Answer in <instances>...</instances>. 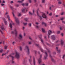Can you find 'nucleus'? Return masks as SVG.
Here are the masks:
<instances>
[{
  "mask_svg": "<svg viewBox=\"0 0 65 65\" xmlns=\"http://www.w3.org/2000/svg\"><path fill=\"white\" fill-rule=\"evenodd\" d=\"M41 57H42V55H41L40 56V58L38 59V62L39 64H40L41 63L42 61L41 59Z\"/></svg>",
  "mask_w": 65,
  "mask_h": 65,
  "instance_id": "obj_1",
  "label": "nucleus"
},
{
  "mask_svg": "<svg viewBox=\"0 0 65 65\" xmlns=\"http://www.w3.org/2000/svg\"><path fill=\"white\" fill-rule=\"evenodd\" d=\"M0 28H1V29L3 31L5 30V29L4 28V24H2V25L0 26Z\"/></svg>",
  "mask_w": 65,
  "mask_h": 65,
  "instance_id": "obj_2",
  "label": "nucleus"
},
{
  "mask_svg": "<svg viewBox=\"0 0 65 65\" xmlns=\"http://www.w3.org/2000/svg\"><path fill=\"white\" fill-rule=\"evenodd\" d=\"M11 33L12 34H15V36H17V30L16 29H15L14 32L13 31H12Z\"/></svg>",
  "mask_w": 65,
  "mask_h": 65,
  "instance_id": "obj_3",
  "label": "nucleus"
},
{
  "mask_svg": "<svg viewBox=\"0 0 65 65\" xmlns=\"http://www.w3.org/2000/svg\"><path fill=\"white\" fill-rule=\"evenodd\" d=\"M20 54L18 52L17 53V59H19L20 58Z\"/></svg>",
  "mask_w": 65,
  "mask_h": 65,
  "instance_id": "obj_4",
  "label": "nucleus"
},
{
  "mask_svg": "<svg viewBox=\"0 0 65 65\" xmlns=\"http://www.w3.org/2000/svg\"><path fill=\"white\" fill-rule=\"evenodd\" d=\"M42 17L43 18H45V19H47V16H46L45 13H43L42 14Z\"/></svg>",
  "mask_w": 65,
  "mask_h": 65,
  "instance_id": "obj_5",
  "label": "nucleus"
},
{
  "mask_svg": "<svg viewBox=\"0 0 65 65\" xmlns=\"http://www.w3.org/2000/svg\"><path fill=\"white\" fill-rule=\"evenodd\" d=\"M22 38L23 36H22V35L21 34H19V39H20V40H22Z\"/></svg>",
  "mask_w": 65,
  "mask_h": 65,
  "instance_id": "obj_6",
  "label": "nucleus"
},
{
  "mask_svg": "<svg viewBox=\"0 0 65 65\" xmlns=\"http://www.w3.org/2000/svg\"><path fill=\"white\" fill-rule=\"evenodd\" d=\"M24 50H27L28 52L29 51V48H28V46H25L24 49Z\"/></svg>",
  "mask_w": 65,
  "mask_h": 65,
  "instance_id": "obj_7",
  "label": "nucleus"
},
{
  "mask_svg": "<svg viewBox=\"0 0 65 65\" xmlns=\"http://www.w3.org/2000/svg\"><path fill=\"white\" fill-rule=\"evenodd\" d=\"M12 14L13 16V17L15 19V21L16 22H17V18H16V17H15V15L13 13V12L12 13Z\"/></svg>",
  "mask_w": 65,
  "mask_h": 65,
  "instance_id": "obj_8",
  "label": "nucleus"
},
{
  "mask_svg": "<svg viewBox=\"0 0 65 65\" xmlns=\"http://www.w3.org/2000/svg\"><path fill=\"white\" fill-rule=\"evenodd\" d=\"M45 56L44 58V59H46V58H47V53L46 52H45Z\"/></svg>",
  "mask_w": 65,
  "mask_h": 65,
  "instance_id": "obj_9",
  "label": "nucleus"
},
{
  "mask_svg": "<svg viewBox=\"0 0 65 65\" xmlns=\"http://www.w3.org/2000/svg\"><path fill=\"white\" fill-rule=\"evenodd\" d=\"M17 24L18 25L20 24V22H19V20L18 19H17Z\"/></svg>",
  "mask_w": 65,
  "mask_h": 65,
  "instance_id": "obj_10",
  "label": "nucleus"
},
{
  "mask_svg": "<svg viewBox=\"0 0 65 65\" xmlns=\"http://www.w3.org/2000/svg\"><path fill=\"white\" fill-rule=\"evenodd\" d=\"M7 18L8 21H11V20H10V16H9V15H7Z\"/></svg>",
  "mask_w": 65,
  "mask_h": 65,
  "instance_id": "obj_11",
  "label": "nucleus"
},
{
  "mask_svg": "<svg viewBox=\"0 0 65 65\" xmlns=\"http://www.w3.org/2000/svg\"><path fill=\"white\" fill-rule=\"evenodd\" d=\"M52 38L53 39V40H55V36L53 35L51 36Z\"/></svg>",
  "mask_w": 65,
  "mask_h": 65,
  "instance_id": "obj_12",
  "label": "nucleus"
},
{
  "mask_svg": "<svg viewBox=\"0 0 65 65\" xmlns=\"http://www.w3.org/2000/svg\"><path fill=\"white\" fill-rule=\"evenodd\" d=\"M48 33L49 34V35H50L51 34H52V31L51 30H50L48 31Z\"/></svg>",
  "mask_w": 65,
  "mask_h": 65,
  "instance_id": "obj_13",
  "label": "nucleus"
},
{
  "mask_svg": "<svg viewBox=\"0 0 65 65\" xmlns=\"http://www.w3.org/2000/svg\"><path fill=\"white\" fill-rule=\"evenodd\" d=\"M10 25V27L11 28V30L12 29H12V24L11 23H10L9 24Z\"/></svg>",
  "mask_w": 65,
  "mask_h": 65,
  "instance_id": "obj_14",
  "label": "nucleus"
},
{
  "mask_svg": "<svg viewBox=\"0 0 65 65\" xmlns=\"http://www.w3.org/2000/svg\"><path fill=\"white\" fill-rule=\"evenodd\" d=\"M61 43V45H63V44H64V41L62 40H61V41H60Z\"/></svg>",
  "mask_w": 65,
  "mask_h": 65,
  "instance_id": "obj_15",
  "label": "nucleus"
},
{
  "mask_svg": "<svg viewBox=\"0 0 65 65\" xmlns=\"http://www.w3.org/2000/svg\"><path fill=\"white\" fill-rule=\"evenodd\" d=\"M9 56L10 57H11V58H12V61H13V57L10 54L9 55Z\"/></svg>",
  "mask_w": 65,
  "mask_h": 65,
  "instance_id": "obj_16",
  "label": "nucleus"
},
{
  "mask_svg": "<svg viewBox=\"0 0 65 65\" xmlns=\"http://www.w3.org/2000/svg\"><path fill=\"white\" fill-rule=\"evenodd\" d=\"M25 9H26L25 8L24 9H22V12H25Z\"/></svg>",
  "mask_w": 65,
  "mask_h": 65,
  "instance_id": "obj_17",
  "label": "nucleus"
},
{
  "mask_svg": "<svg viewBox=\"0 0 65 65\" xmlns=\"http://www.w3.org/2000/svg\"><path fill=\"white\" fill-rule=\"evenodd\" d=\"M56 48L57 50V51H58V53H60V52H61V50H58V47H56Z\"/></svg>",
  "mask_w": 65,
  "mask_h": 65,
  "instance_id": "obj_18",
  "label": "nucleus"
},
{
  "mask_svg": "<svg viewBox=\"0 0 65 65\" xmlns=\"http://www.w3.org/2000/svg\"><path fill=\"white\" fill-rule=\"evenodd\" d=\"M42 30L43 32V33H45V29H44L42 28Z\"/></svg>",
  "mask_w": 65,
  "mask_h": 65,
  "instance_id": "obj_19",
  "label": "nucleus"
},
{
  "mask_svg": "<svg viewBox=\"0 0 65 65\" xmlns=\"http://www.w3.org/2000/svg\"><path fill=\"white\" fill-rule=\"evenodd\" d=\"M4 23L5 24L6 26L7 25V22L6 21H4Z\"/></svg>",
  "mask_w": 65,
  "mask_h": 65,
  "instance_id": "obj_20",
  "label": "nucleus"
},
{
  "mask_svg": "<svg viewBox=\"0 0 65 65\" xmlns=\"http://www.w3.org/2000/svg\"><path fill=\"white\" fill-rule=\"evenodd\" d=\"M30 59H29V61L30 62V63H31V62L32 61V60H31V58H32V56H30Z\"/></svg>",
  "mask_w": 65,
  "mask_h": 65,
  "instance_id": "obj_21",
  "label": "nucleus"
},
{
  "mask_svg": "<svg viewBox=\"0 0 65 65\" xmlns=\"http://www.w3.org/2000/svg\"><path fill=\"white\" fill-rule=\"evenodd\" d=\"M33 59H34L33 62H34V65H35V64L36 63V62H35V59L34 58H33Z\"/></svg>",
  "mask_w": 65,
  "mask_h": 65,
  "instance_id": "obj_22",
  "label": "nucleus"
},
{
  "mask_svg": "<svg viewBox=\"0 0 65 65\" xmlns=\"http://www.w3.org/2000/svg\"><path fill=\"white\" fill-rule=\"evenodd\" d=\"M24 0H22V1H18V2H19V3H22V2H23Z\"/></svg>",
  "mask_w": 65,
  "mask_h": 65,
  "instance_id": "obj_23",
  "label": "nucleus"
},
{
  "mask_svg": "<svg viewBox=\"0 0 65 65\" xmlns=\"http://www.w3.org/2000/svg\"><path fill=\"white\" fill-rule=\"evenodd\" d=\"M60 33V31H57V34H59Z\"/></svg>",
  "mask_w": 65,
  "mask_h": 65,
  "instance_id": "obj_24",
  "label": "nucleus"
},
{
  "mask_svg": "<svg viewBox=\"0 0 65 65\" xmlns=\"http://www.w3.org/2000/svg\"><path fill=\"white\" fill-rule=\"evenodd\" d=\"M42 24L43 25H45V26H46V23L44 22H42Z\"/></svg>",
  "mask_w": 65,
  "mask_h": 65,
  "instance_id": "obj_25",
  "label": "nucleus"
},
{
  "mask_svg": "<svg viewBox=\"0 0 65 65\" xmlns=\"http://www.w3.org/2000/svg\"><path fill=\"white\" fill-rule=\"evenodd\" d=\"M21 15H22L21 13H19L18 14V17H20V16H21Z\"/></svg>",
  "mask_w": 65,
  "mask_h": 65,
  "instance_id": "obj_26",
  "label": "nucleus"
},
{
  "mask_svg": "<svg viewBox=\"0 0 65 65\" xmlns=\"http://www.w3.org/2000/svg\"><path fill=\"white\" fill-rule=\"evenodd\" d=\"M20 51H22V47L21 46L20 47Z\"/></svg>",
  "mask_w": 65,
  "mask_h": 65,
  "instance_id": "obj_27",
  "label": "nucleus"
},
{
  "mask_svg": "<svg viewBox=\"0 0 65 65\" xmlns=\"http://www.w3.org/2000/svg\"><path fill=\"white\" fill-rule=\"evenodd\" d=\"M10 8H11V9L12 10H13V7H12L11 6H10Z\"/></svg>",
  "mask_w": 65,
  "mask_h": 65,
  "instance_id": "obj_28",
  "label": "nucleus"
},
{
  "mask_svg": "<svg viewBox=\"0 0 65 65\" xmlns=\"http://www.w3.org/2000/svg\"><path fill=\"white\" fill-rule=\"evenodd\" d=\"M39 11V9H38L37 10V14L38 15H39V14L38 13V11Z\"/></svg>",
  "mask_w": 65,
  "mask_h": 65,
  "instance_id": "obj_29",
  "label": "nucleus"
},
{
  "mask_svg": "<svg viewBox=\"0 0 65 65\" xmlns=\"http://www.w3.org/2000/svg\"><path fill=\"white\" fill-rule=\"evenodd\" d=\"M65 18V17H62L60 19L61 20H64Z\"/></svg>",
  "mask_w": 65,
  "mask_h": 65,
  "instance_id": "obj_30",
  "label": "nucleus"
},
{
  "mask_svg": "<svg viewBox=\"0 0 65 65\" xmlns=\"http://www.w3.org/2000/svg\"><path fill=\"white\" fill-rule=\"evenodd\" d=\"M40 40L41 42H43V40L41 38H40Z\"/></svg>",
  "mask_w": 65,
  "mask_h": 65,
  "instance_id": "obj_31",
  "label": "nucleus"
},
{
  "mask_svg": "<svg viewBox=\"0 0 65 65\" xmlns=\"http://www.w3.org/2000/svg\"><path fill=\"white\" fill-rule=\"evenodd\" d=\"M39 18H40V20H41L42 19V17L41 16H39Z\"/></svg>",
  "mask_w": 65,
  "mask_h": 65,
  "instance_id": "obj_32",
  "label": "nucleus"
},
{
  "mask_svg": "<svg viewBox=\"0 0 65 65\" xmlns=\"http://www.w3.org/2000/svg\"><path fill=\"white\" fill-rule=\"evenodd\" d=\"M23 24H24V26H26L27 25V23H23Z\"/></svg>",
  "mask_w": 65,
  "mask_h": 65,
  "instance_id": "obj_33",
  "label": "nucleus"
},
{
  "mask_svg": "<svg viewBox=\"0 0 65 65\" xmlns=\"http://www.w3.org/2000/svg\"><path fill=\"white\" fill-rule=\"evenodd\" d=\"M25 20L26 21H28V19L27 18H25Z\"/></svg>",
  "mask_w": 65,
  "mask_h": 65,
  "instance_id": "obj_34",
  "label": "nucleus"
},
{
  "mask_svg": "<svg viewBox=\"0 0 65 65\" xmlns=\"http://www.w3.org/2000/svg\"><path fill=\"white\" fill-rule=\"evenodd\" d=\"M7 48V46H6V45L5 46V47H4V48L5 49H6V48Z\"/></svg>",
  "mask_w": 65,
  "mask_h": 65,
  "instance_id": "obj_35",
  "label": "nucleus"
},
{
  "mask_svg": "<svg viewBox=\"0 0 65 65\" xmlns=\"http://www.w3.org/2000/svg\"><path fill=\"white\" fill-rule=\"evenodd\" d=\"M3 51V49H2L1 50H0V53H2Z\"/></svg>",
  "mask_w": 65,
  "mask_h": 65,
  "instance_id": "obj_36",
  "label": "nucleus"
},
{
  "mask_svg": "<svg viewBox=\"0 0 65 65\" xmlns=\"http://www.w3.org/2000/svg\"><path fill=\"white\" fill-rule=\"evenodd\" d=\"M25 6H28V3H26L25 4Z\"/></svg>",
  "mask_w": 65,
  "mask_h": 65,
  "instance_id": "obj_37",
  "label": "nucleus"
},
{
  "mask_svg": "<svg viewBox=\"0 0 65 65\" xmlns=\"http://www.w3.org/2000/svg\"><path fill=\"white\" fill-rule=\"evenodd\" d=\"M65 55H63L62 57V59H64V58H65Z\"/></svg>",
  "mask_w": 65,
  "mask_h": 65,
  "instance_id": "obj_38",
  "label": "nucleus"
},
{
  "mask_svg": "<svg viewBox=\"0 0 65 65\" xmlns=\"http://www.w3.org/2000/svg\"><path fill=\"white\" fill-rule=\"evenodd\" d=\"M45 2V0H43L42 1V3H44Z\"/></svg>",
  "mask_w": 65,
  "mask_h": 65,
  "instance_id": "obj_39",
  "label": "nucleus"
},
{
  "mask_svg": "<svg viewBox=\"0 0 65 65\" xmlns=\"http://www.w3.org/2000/svg\"><path fill=\"white\" fill-rule=\"evenodd\" d=\"M11 23H12V25H14V23H12V21L11 20Z\"/></svg>",
  "mask_w": 65,
  "mask_h": 65,
  "instance_id": "obj_40",
  "label": "nucleus"
},
{
  "mask_svg": "<svg viewBox=\"0 0 65 65\" xmlns=\"http://www.w3.org/2000/svg\"><path fill=\"white\" fill-rule=\"evenodd\" d=\"M36 28H39V26H36Z\"/></svg>",
  "mask_w": 65,
  "mask_h": 65,
  "instance_id": "obj_41",
  "label": "nucleus"
},
{
  "mask_svg": "<svg viewBox=\"0 0 65 65\" xmlns=\"http://www.w3.org/2000/svg\"><path fill=\"white\" fill-rule=\"evenodd\" d=\"M22 29H23V30H24V29H25V27H23V28H22Z\"/></svg>",
  "mask_w": 65,
  "mask_h": 65,
  "instance_id": "obj_42",
  "label": "nucleus"
},
{
  "mask_svg": "<svg viewBox=\"0 0 65 65\" xmlns=\"http://www.w3.org/2000/svg\"><path fill=\"white\" fill-rule=\"evenodd\" d=\"M28 25L30 26V27H31V23L29 24Z\"/></svg>",
  "mask_w": 65,
  "mask_h": 65,
  "instance_id": "obj_43",
  "label": "nucleus"
},
{
  "mask_svg": "<svg viewBox=\"0 0 65 65\" xmlns=\"http://www.w3.org/2000/svg\"><path fill=\"white\" fill-rule=\"evenodd\" d=\"M10 3L11 4H12V3H13V1H11Z\"/></svg>",
  "mask_w": 65,
  "mask_h": 65,
  "instance_id": "obj_44",
  "label": "nucleus"
},
{
  "mask_svg": "<svg viewBox=\"0 0 65 65\" xmlns=\"http://www.w3.org/2000/svg\"><path fill=\"white\" fill-rule=\"evenodd\" d=\"M41 51L42 52H43V50L42 49H41Z\"/></svg>",
  "mask_w": 65,
  "mask_h": 65,
  "instance_id": "obj_45",
  "label": "nucleus"
},
{
  "mask_svg": "<svg viewBox=\"0 0 65 65\" xmlns=\"http://www.w3.org/2000/svg\"><path fill=\"white\" fill-rule=\"evenodd\" d=\"M22 5L23 6H25V4H22Z\"/></svg>",
  "mask_w": 65,
  "mask_h": 65,
  "instance_id": "obj_46",
  "label": "nucleus"
},
{
  "mask_svg": "<svg viewBox=\"0 0 65 65\" xmlns=\"http://www.w3.org/2000/svg\"><path fill=\"white\" fill-rule=\"evenodd\" d=\"M4 5V4H1V5L2 6H3V5Z\"/></svg>",
  "mask_w": 65,
  "mask_h": 65,
  "instance_id": "obj_47",
  "label": "nucleus"
},
{
  "mask_svg": "<svg viewBox=\"0 0 65 65\" xmlns=\"http://www.w3.org/2000/svg\"><path fill=\"white\" fill-rule=\"evenodd\" d=\"M2 3H5V1H3Z\"/></svg>",
  "mask_w": 65,
  "mask_h": 65,
  "instance_id": "obj_48",
  "label": "nucleus"
},
{
  "mask_svg": "<svg viewBox=\"0 0 65 65\" xmlns=\"http://www.w3.org/2000/svg\"><path fill=\"white\" fill-rule=\"evenodd\" d=\"M63 14H64V12H62L61 13V15H63Z\"/></svg>",
  "mask_w": 65,
  "mask_h": 65,
  "instance_id": "obj_49",
  "label": "nucleus"
},
{
  "mask_svg": "<svg viewBox=\"0 0 65 65\" xmlns=\"http://www.w3.org/2000/svg\"><path fill=\"white\" fill-rule=\"evenodd\" d=\"M29 14H32V13H31V12H29Z\"/></svg>",
  "mask_w": 65,
  "mask_h": 65,
  "instance_id": "obj_50",
  "label": "nucleus"
},
{
  "mask_svg": "<svg viewBox=\"0 0 65 65\" xmlns=\"http://www.w3.org/2000/svg\"><path fill=\"white\" fill-rule=\"evenodd\" d=\"M31 42H29V44H31Z\"/></svg>",
  "mask_w": 65,
  "mask_h": 65,
  "instance_id": "obj_51",
  "label": "nucleus"
},
{
  "mask_svg": "<svg viewBox=\"0 0 65 65\" xmlns=\"http://www.w3.org/2000/svg\"><path fill=\"white\" fill-rule=\"evenodd\" d=\"M60 29L61 30H62L63 29L62 28V27H60Z\"/></svg>",
  "mask_w": 65,
  "mask_h": 65,
  "instance_id": "obj_52",
  "label": "nucleus"
},
{
  "mask_svg": "<svg viewBox=\"0 0 65 65\" xmlns=\"http://www.w3.org/2000/svg\"><path fill=\"white\" fill-rule=\"evenodd\" d=\"M36 24H37V25H38V24H39V23H38V22H36Z\"/></svg>",
  "mask_w": 65,
  "mask_h": 65,
  "instance_id": "obj_53",
  "label": "nucleus"
},
{
  "mask_svg": "<svg viewBox=\"0 0 65 65\" xmlns=\"http://www.w3.org/2000/svg\"><path fill=\"white\" fill-rule=\"evenodd\" d=\"M29 2L30 3H31V0H29Z\"/></svg>",
  "mask_w": 65,
  "mask_h": 65,
  "instance_id": "obj_54",
  "label": "nucleus"
},
{
  "mask_svg": "<svg viewBox=\"0 0 65 65\" xmlns=\"http://www.w3.org/2000/svg\"><path fill=\"white\" fill-rule=\"evenodd\" d=\"M58 3L59 4H61V3L60 2H59Z\"/></svg>",
  "mask_w": 65,
  "mask_h": 65,
  "instance_id": "obj_55",
  "label": "nucleus"
},
{
  "mask_svg": "<svg viewBox=\"0 0 65 65\" xmlns=\"http://www.w3.org/2000/svg\"><path fill=\"white\" fill-rule=\"evenodd\" d=\"M4 41H3V44H4Z\"/></svg>",
  "mask_w": 65,
  "mask_h": 65,
  "instance_id": "obj_56",
  "label": "nucleus"
},
{
  "mask_svg": "<svg viewBox=\"0 0 65 65\" xmlns=\"http://www.w3.org/2000/svg\"><path fill=\"white\" fill-rule=\"evenodd\" d=\"M36 45L37 46H38L39 45V44H36Z\"/></svg>",
  "mask_w": 65,
  "mask_h": 65,
  "instance_id": "obj_57",
  "label": "nucleus"
},
{
  "mask_svg": "<svg viewBox=\"0 0 65 65\" xmlns=\"http://www.w3.org/2000/svg\"><path fill=\"white\" fill-rule=\"evenodd\" d=\"M12 63H14V61H13V60H12Z\"/></svg>",
  "mask_w": 65,
  "mask_h": 65,
  "instance_id": "obj_58",
  "label": "nucleus"
},
{
  "mask_svg": "<svg viewBox=\"0 0 65 65\" xmlns=\"http://www.w3.org/2000/svg\"><path fill=\"white\" fill-rule=\"evenodd\" d=\"M49 15H52V13H50L49 14Z\"/></svg>",
  "mask_w": 65,
  "mask_h": 65,
  "instance_id": "obj_59",
  "label": "nucleus"
},
{
  "mask_svg": "<svg viewBox=\"0 0 65 65\" xmlns=\"http://www.w3.org/2000/svg\"><path fill=\"white\" fill-rule=\"evenodd\" d=\"M4 54H3L2 55V56L3 57V56H4Z\"/></svg>",
  "mask_w": 65,
  "mask_h": 65,
  "instance_id": "obj_60",
  "label": "nucleus"
},
{
  "mask_svg": "<svg viewBox=\"0 0 65 65\" xmlns=\"http://www.w3.org/2000/svg\"><path fill=\"white\" fill-rule=\"evenodd\" d=\"M51 60L52 61H54V59H53V58H51Z\"/></svg>",
  "mask_w": 65,
  "mask_h": 65,
  "instance_id": "obj_61",
  "label": "nucleus"
},
{
  "mask_svg": "<svg viewBox=\"0 0 65 65\" xmlns=\"http://www.w3.org/2000/svg\"><path fill=\"white\" fill-rule=\"evenodd\" d=\"M56 17H59V15H56Z\"/></svg>",
  "mask_w": 65,
  "mask_h": 65,
  "instance_id": "obj_62",
  "label": "nucleus"
},
{
  "mask_svg": "<svg viewBox=\"0 0 65 65\" xmlns=\"http://www.w3.org/2000/svg\"><path fill=\"white\" fill-rule=\"evenodd\" d=\"M22 43L23 44H25V43H24V42H23Z\"/></svg>",
  "mask_w": 65,
  "mask_h": 65,
  "instance_id": "obj_63",
  "label": "nucleus"
},
{
  "mask_svg": "<svg viewBox=\"0 0 65 65\" xmlns=\"http://www.w3.org/2000/svg\"><path fill=\"white\" fill-rule=\"evenodd\" d=\"M24 63H25V60H24L23 61V63L24 64Z\"/></svg>",
  "mask_w": 65,
  "mask_h": 65,
  "instance_id": "obj_64",
  "label": "nucleus"
}]
</instances>
